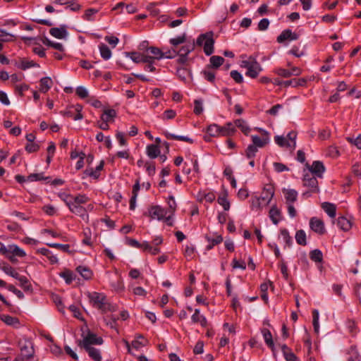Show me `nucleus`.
<instances>
[{
	"label": "nucleus",
	"instance_id": "1",
	"mask_svg": "<svg viewBox=\"0 0 361 361\" xmlns=\"http://www.w3.org/2000/svg\"><path fill=\"white\" fill-rule=\"evenodd\" d=\"M87 297L94 307L103 312L111 310V306L104 294L97 292L88 293Z\"/></svg>",
	"mask_w": 361,
	"mask_h": 361
},
{
	"label": "nucleus",
	"instance_id": "2",
	"mask_svg": "<svg viewBox=\"0 0 361 361\" xmlns=\"http://www.w3.org/2000/svg\"><path fill=\"white\" fill-rule=\"evenodd\" d=\"M252 144L248 145L245 151V155L247 159H252L255 157L257 148H262L269 142V137H259L257 135L251 136Z\"/></svg>",
	"mask_w": 361,
	"mask_h": 361
},
{
	"label": "nucleus",
	"instance_id": "3",
	"mask_svg": "<svg viewBox=\"0 0 361 361\" xmlns=\"http://www.w3.org/2000/svg\"><path fill=\"white\" fill-rule=\"evenodd\" d=\"M302 183L303 186L308 188L307 190L305 191L302 194V196L304 198H308L312 195V193H318L319 192L317 177L312 176L310 173H306L304 174Z\"/></svg>",
	"mask_w": 361,
	"mask_h": 361
},
{
	"label": "nucleus",
	"instance_id": "4",
	"mask_svg": "<svg viewBox=\"0 0 361 361\" xmlns=\"http://www.w3.org/2000/svg\"><path fill=\"white\" fill-rule=\"evenodd\" d=\"M241 66L247 69L246 75L252 78H257L262 70L261 65L252 57L243 61Z\"/></svg>",
	"mask_w": 361,
	"mask_h": 361
},
{
	"label": "nucleus",
	"instance_id": "5",
	"mask_svg": "<svg viewBox=\"0 0 361 361\" xmlns=\"http://www.w3.org/2000/svg\"><path fill=\"white\" fill-rule=\"evenodd\" d=\"M196 43L199 46H204V51L207 56H210L214 52V40L212 32L200 35L197 39Z\"/></svg>",
	"mask_w": 361,
	"mask_h": 361
},
{
	"label": "nucleus",
	"instance_id": "6",
	"mask_svg": "<svg viewBox=\"0 0 361 361\" xmlns=\"http://www.w3.org/2000/svg\"><path fill=\"white\" fill-rule=\"evenodd\" d=\"M78 345L82 348H87L92 347L93 345H102L103 339L98 337L95 334L88 332L87 335L83 337L82 340L77 341Z\"/></svg>",
	"mask_w": 361,
	"mask_h": 361
},
{
	"label": "nucleus",
	"instance_id": "7",
	"mask_svg": "<svg viewBox=\"0 0 361 361\" xmlns=\"http://www.w3.org/2000/svg\"><path fill=\"white\" fill-rule=\"evenodd\" d=\"M64 202L72 213L80 216L85 221H88L89 215L86 213V209L84 207L73 204L69 200H64Z\"/></svg>",
	"mask_w": 361,
	"mask_h": 361
},
{
	"label": "nucleus",
	"instance_id": "8",
	"mask_svg": "<svg viewBox=\"0 0 361 361\" xmlns=\"http://www.w3.org/2000/svg\"><path fill=\"white\" fill-rule=\"evenodd\" d=\"M305 166L309 170L310 174L317 178H322L323 173L325 171V167L320 161H314L312 165L306 163Z\"/></svg>",
	"mask_w": 361,
	"mask_h": 361
},
{
	"label": "nucleus",
	"instance_id": "9",
	"mask_svg": "<svg viewBox=\"0 0 361 361\" xmlns=\"http://www.w3.org/2000/svg\"><path fill=\"white\" fill-rule=\"evenodd\" d=\"M167 214V210L159 205L152 206L148 209V216L152 219H157L159 221L164 219Z\"/></svg>",
	"mask_w": 361,
	"mask_h": 361
},
{
	"label": "nucleus",
	"instance_id": "10",
	"mask_svg": "<svg viewBox=\"0 0 361 361\" xmlns=\"http://www.w3.org/2000/svg\"><path fill=\"white\" fill-rule=\"evenodd\" d=\"M310 227L314 232L319 235H323L326 232L324 221L317 217L310 219Z\"/></svg>",
	"mask_w": 361,
	"mask_h": 361
},
{
	"label": "nucleus",
	"instance_id": "11",
	"mask_svg": "<svg viewBox=\"0 0 361 361\" xmlns=\"http://www.w3.org/2000/svg\"><path fill=\"white\" fill-rule=\"evenodd\" d=\"M125 55L127 57H129L133 62L136 63H144V62H148L149 60L151 59L149 57V54H146L145 52H136V51H131V52H125Z\"/></svg>",
	"mask_w": 361,
	"mask_h": 361
},
{
	"label": "nucleus",
	"instance_id": "12",
	"mask_svg": "<svg viewBox=\"0 0 361 361\" xmlns=\"http://www.w3.org/2000/svg\"><path fill=\"white\" fill-rule=\"evenodd\" d=\"M274 195V188L271 185H266L262 190V195L259 197L262 202H264V205H268L271 201Z\"/></svg>",
	"mask_w": 361,
	"mask_h": 361
},
{
	"label": "nucleus",
	"instance_id": "13",
	"mask_svg": "<svg viewBox=\"0 0 361 361\" xmlns=\"http://www.w3.org/2000/svg\"><path fill=\"white\" fill-rule=\"evenodd\" d=\"M146 54H149L151 58L149 61L160 60L164 58L163 50L156 47H149L146 50Z\"/></svg>",
	"mask_w": 361,
	"mask_h": 361
},
{
	"label": "nucleus",
	"instance_id": "14",
	"mask_svg": "<svg viewBox=\"0 0 361 361\" xmlns=\"http://www.w3.org/2000/svg\"><path fill=\"white\" fill-rule=\"evenodd\" d=\"M207 133L209 136L205 135L204 140L205 141H209V137H219L221 136V126L217 124H211L207 128Z\"/></svg>",
	"mask_w": 361,
	"mask_h": 361
},
{
	"label": "nucleus",
	"instance_id": "15",
	"mask_svg": "<svg viewBox=\"0 0 361 361\" xmlns=\"http://www.w3.org/2000/svg\"><path fill=\"white\" fill-rule=\"evenodd\" d=\"M298 39V35L293 32L290 30H283L280 35L277 37V42L279 43H282L285 40H296Z\"/></svg>",
	"mask_w": 361,
	"mask_h": 361
},
{
	"label": "nucleus",
	"instance_id": "16",
	"mask_svg": "<svg viewBox=\"0 0 361 361\" xmlns=\"http://www.w3.org/2000/svg\"><path fill=\"white\" fill-rule=\"evenodd\" d=\"M236 132L233 123L228 122L224 126H221V136L231 137Z\"/></svg>",
	"mask_w": 361,
	"mask_h": 361
},
{
	"label": "nucleus",
	"instance_id": "17",
	"mask_svg": "<svg viewBox=\"0 0 361 361\" xmlns=\"http://www.w3.org/2000/svg\"><path fill=\"white\" fill-rule=\"evenodd\" d=\"M65 200H69L72 203L79 205L86 204L90 200L86 195L82 194H79L76 196L66 195Z\"/></svg>",
	"mask_w": 361,
	"mask_h": 361
},
{
	"label": "nucleus",
	"instance_id": "18",
	"mask_svg": "<svg viewBox=\"0 0 361 361\" xmlns=\"http://www.w3.org/2000/svg\"><path fill=\"white\" fill-rule=\"evenodd\" d=\"M116 117V111L112 109H104L100 116L102 121L111 123L114 122V118Z\"/></svg>",
	"mask_w": 361,
	"mask_h": 361
},
{
	"label": "nucleus",
	"instance_id": "19",
	"mask_svg": "<svg viewBox=\"0 0 361 361\" xmlns=\"http://www.w3.org/2000/svg\"><path fill=\"white\" fill-rule=\"evenodd\" d=\"M49 33L54 37L58 39H64L68 35L67 30L65 26L60 27H53L49 30Z\"/></svg>",
	"mask_w": 361,
	"mask_h": 361
},
{
	"label": "nucleus",
	"instance_id": "20",
	"mask_svg": "<svg viewBox=\"0 0 361 361\" xmlns=\"http://www.w3.org/2000/svg\"><path fill=\"white\" fill-rule=\"evenodd\" d=\"M13 255V256H17L18 257H23L26 255V253L18 245L12 244L8 245V251L6 255Z\"/></svg>",
	"mask_w": 361,
	"mask_h": 361
},
{
	"label": "nucleus",
	"instance_id": "21",
	"mask_svg": "<svg viewBox=\"0 0 361 361\" xmlns=\"http://www.w3.org/2000/svg\"><path fill=\"white\" fill-rule=\"evenodd\" d=\"M263 338L266 344L271 349L273 352L275 350L274 343L272 338V335L270 331L267 329H262L261 330Z\"/></svg>",
	"mask_w": 361,
	"mask_h": 361
},
{
	"label": "nucleus",
	"instance_id": "22",
	"mask_svg": "<svg viewBox=\"0 0 361 361\" xmlns=\"http://www.w3.org/2000/svg\"><path fill=\"white\" fill-rule=\"evenodd\" d=\"M53 85V81L49 77H44L39 81V91L46 93Z\"/></svg>",
	"mask_w": 361,
	"mask_h": 361
},
{
	"label": "nucleus",
	"instance_id": "23",
	"mask_svg": "<svg viewBox=\"0 0 361 361\" xmlns=\"http://www.w3.org/2000/svg\"><path fill=\"white\" fill-rule=\"evenodd\" d=\"M191 319L194 323H200L202 326L205 327L207 324V319L204 316L200 314V310H195L194 314L192 315Z\"/></svg>",
	"mask_w": 361,
	"mask_h": 361
},
{
	"label": "nucleus",
	"instance_id": "24",
	"mask_svg": "<svg viewBox=\"0 0 361 361\" xmlns=\"http://www.w3.org/2000/svg\"><path fill=\"white\" fill-rule=\"evenodd\" d=\"M287 204H291L296 201L298 192L293 189H284L283 191Z\"/></svg>",
	"mask_w": 361,
	"mask_h": 361
},
{
	"label": "nucleus",
	"instance_id": "25",
	"mask_svg": "<svg viewBox=\"0 0 361 361\" xmlns=\"http://www.w3.org/2000/svg\"><path fill=\"white\" fill-rule=\"evenodd\" d=\"M264 202H262L261 198L259 197H252L251 200V209L256 212H261L262 209L266 207Z\"/></svg>",
	"mask_w": 361,
	"mask_h": 361
},
{
	"label": "nucleus",
	"instance_id": "26",
	"mask_svg": "<svg viewBox=\"0 0 361 361\" xmlns=\"http://www.w3.org/2000/svg\"><path fill=\"white\" fill-rule=\"evenodd\" d=\"M195 44L194 41L189 42L182 46L178 51H177V55H183L188 56V55L195 49Z\"/></svg>",
	"mask_w": 361,
	"mask_h": 361
},
{
	"label": "nucleus",
	"instance_id": "27",
	"mask_svg": "<svg viewBox=\"0 0 361 361\" xmlns=\"http://www.w3.org/2000/svg\"><path fill=\"white\" fill-rule=\"evenodd\" d=\"M281 350L286 361H298L297 356L286 345H283L281 346Z\"/></svg>",
	"mask_w": 361,
	"mask_h": 361
},
{
	"label": "nucleus",
	"instance_id": "28",
	"mask_svg": "<svg viewBox=\"0 0 361 361\" xmlns=\"http://www.w3.org/2000/svg\"><path fill=\"white\" fill-rule=\"evenodd\" d=\"M269 218L272 221L274 224H277L281 219V214L280 210L276 207V206H273L269 212Z\"/></svg>",
	"mask_w": 361,
	"mask_h": 361
},
{
	"label": "nucleus",
	"instance_id": "29",
	"mask_svg": "<svg viewBox=\"0 0 361 361\" xmlns=\"http://www.w3.org/2000/svg\"><path fill=\"white\" fill-rule=\"evenodd\" d=\"M322 208L331 218L336 216V207L335 204L330 202H323L322 204Z\"/></svg>",
	"mask_w": 361,
	"mask_h": 361
},
{
	"label": "nucleus",
	"instance_id": "30",
	"mask_svg": "<svg viewBox=\"0 0 361 361\" xmlns=\"http://www.w3.org/2000/svg\"><path fill=\"white\" fill-rule=\"evenodd\" d=\"M158 145H149L147 147V154L151 159H155L160 154Z\"/></svg>",
	"mask_w": 361,
	"mask_h": 361
},
{
	"label": "nucleus",
	"instance_id": "31",
	"mask_svg": "<svg viewBox=\"0 0 361 361\" xmlns=\"http://www.w3.org/2000/svg\"><path fill=\"white\" fill-rule=\"evenodd\" d=\"M206 239L209 243V245L206 247L207 250H209L212 249V247L214 245H218L223 241V238L221 235H216L213 238H212L209 235H207Z\"/></svg>",
	"mask_w": 361,
	"mask_h": 361
},
{
	"label": "nucleus",
	"instance_id": "32",
	"mask_svg": "<svg viewBox=\"0 0 361 361\" xmlns=\"http://www.w3.org/2000/svg\"><path fill=\"white\" fill-rule=\"evenodd\" d=\"M337 225L338 227L344 231H348L351 228V222L344 216H340L337 219Z\"/></svg>",
	"mask_w": 361,
	"mask_h": 361
},
{
	"label": "nucleus",
	"instance_id": "33",
	"mask_svg": "<svg viewBox=\"0 0 361 361\" xmlns=\"http://www.w3.org/2000/svg\"><path fill=\"white\" fill-rule=\"evenodd\" d=\"M88 353L89 356L94 361H101L102 355L100 350L94 347L84 348Z\"/></svg>",
	"mask_w": 361,
	"mask_h": 361
},
{
	"label": "nucleus",
	"instance_id": "34",
	"mask_svg": "<svg viewBox=\"0 0 361 361\" xmlns=\"http://www.w3.org/2000/svg\"><path fill=\"white\" fill-rule=\"evenodd\" d=\"M274 140L279 146L281 147H286L293 151L291 148V145L286 137L276 135L274 137Z\"/></svg>",
	"mask_w": 361,
	"mask_h": 361
},
{
	"label": "nucleus",
	"instance_id": "35",
	"mask_svg": "<svg viewBox=\"0 0 361 361\" xmlns=\"http://www.w3.org/2000/svg\"><path fill=\"white\" fill-rule=\"evenodd\" d=\"M164 135L167 139L184 141L190 144L193 143L192 139L188 137V136L176 135L169 132H165Z\"/></svg>",
	"mask_w": 361,
	"mask_h": 361
},
{
	"label": "nucleus",
	"instance_id": "36",
	"mask_svg": "<svg viewBox=\"0 0 361 361\" xmlns=\"http://www.w3.org/2000/svg\"><path fill=\"white\" fill-rule=\"evenodd\" d=\"M233 124L235 128H239L241 131L246 135H247L250 132V128L247 126L245 121L243 119L235 120Z\"/></svg>",
	"mask_w": 361,
	"mask_h": 361
},
{
	"label": "nucleus",
	"instance_id": "37",
	"mask_svg": "<svg viewBox=\"0 0 361 361\" xmlns=\"http://www.w3.org/2000/svg\"><path fill=\"white\" fill-rule=\"evenodd\" d=\"M147 340L145 339L142 335H139L137 337V339L132 342L131 345L134 349L139 350L140 348L147 345Z\"/></svg>",
	"mask_w": 361,
	"mask_h": 361
},
{
	"label": "nucleus",
	"instance_id": "38",
	"mask_svg": "<svg viewBox=\"0 0 361 361\" xmlns=\"http://www.w3.org/2000/svg\"><path fill=\"white\" fill-rule=\"evenodd\" d=\"M347 361H360V356L354 347H351L347 353Z\"/></svg>",
	"mask_w": 361,
	"mask_h": 361
},
{
	"label": "nucleus",
	"instance_id": "39",
	"mask_svg": "<svg viewBox=\"0 0 361 361\" xmlns=\"http://www.w3.org/2000/svg\"><path fill=\"white\" fill-rule=\"evenodd\" d=\"M295 238L298 245L303 246L307 245L306 233L303 230H298L295 233Z\"/></svg>",
	"mask_w": 361,
	"mask_h": 361
},
{
	"label": "nucleus",
	"instance_id": "40",
	"mask_svg": "<svg viewBox=\"0 0 361 361\" xmlns=\"http://www.w3.org/2000/svg\"><path fill=\"white\" fill-rule=\"evenodd\" d=\"M1 269L6 274L13 277L16 278L18 277V273L9 264H4L2 266H1Z\"/></svg>",
	"mask_w": 361,
	"mask_h": 361
},
{
	"label": "nucleus",
	"instance_id": "41",
	"mask_svg": "<svg viewBox=\"0 0 361 361\" xmlns=\"http://www.w3.org/2000/svg\"><path fill=\"white\" fill-rule=\"evenodd\" d=\"M76 270L86 280L91 279L92 276V271L86 267L79 266Z\"/></svg>",
	"mask_w": 361,
	"mask_h": 361
},
{
	"label": "nucleus",
	"instance_id": "42",
	"mask_svg": "<svg viewBox=\"0 0 361 361\" xmlns=\"http://www.w3.org/2000/svg\"><path fill=\"white\" fill-rule=\"evenodd\" d=\"M217 201L218 203L223 207L225 211H228L230 209V202L227 199L226 192L220 195L218 197Z\"/></svg>",
	"mask_w": 361,
	"mask_h": 361
},
{
	"label": "nucleus",
	"instance_id": "43",
	"mask_svg": "<svg viewBox=\"0 0 361 361\" xmlns=\"http://www.w3.org/2000/svg\"><path fill=\"white\" fill-rule=\"evenodd\" d=\"M140 248L144 250L148 251L152 255H155L160 252V249L157 247H152L148 242H143L142 245H140Z\"/></svg>",
	"mask_w": 361,
	"mask_h": 361
},
{
	"label": "nucleus",
	"instance_id": "44",
	"mask_svg": "<svg viewBox=\"0 0 361 361\" xmlns=\"http://www.w3.org/2000/svg\"><path fill=\"white\" fill-rule=\"evenodd\" d=\"M99 48L100 54L104 59L107 60L111 58V51L107 45L104 44H101Z\"/></svg>",
	"mask_w": 361,
	"mask_h": 361
},
{
	"label": "nucleus",
	"instance_id": "45",
	"mask_svg": "<svg viewBox=\"0 0 361 361\" xmlns=\"http://www.w3.org/2000/svg\"><path fill=\"white\" fill-rule=\"evenodd\" d=\"M209 62L212 68H218L224 62V59L219 56H212L209 59Z\"/></svg>",
	"mask_w": 361,
	"mask_h": 361
},
{
	"label": "nucleus",
	"instance_id": "46",
	"mask_svg": "<svg viewBox=\"0 0 361 361\" xmlns=\"http://www.w3.org/2000/svg\"><path fill=\"white\" fill-rule=\"evenodd\" d=\"M310 257L315 262H322L323 259V255L319 250L315 249L310 252Z\"/></svg>",
	"mask_w": 361,
	"mask_h": 361
},
{
	"label": "nucleus",
	"instance_id": "47",
	"mask_svg": "<svg viewBox=\"0 0 361 361\" xmlns=\"http://www.w3.org/2000/svg\"><path fill=\"white\" fill-rule=\"evenodd\" d=\"M16 279L19 281L20 286L25 290H29L31 289L32 286L30 283V282H29V281H28V279H27L26 276H20V274H18V277H16Z\"/></svg>",
	"mask_w": 361,
	"mask_h": 361
},
{
	"label": "nucleus",
	"instance_id": "48",
	"mask_svg": "<svg viewBox=\"0 0 361 361\" xmlns=\"http://www.w3.org/2000/svg\"><path fill=\"white\" fill-rule=\"evenodd\" d=\"M39 252L42 255L47 257L51 264H54L58 262L57 257L55 255H54L49 250H48L47 248H41L39 250Z\"/></svg>",
	"mask_w": 361,
	"mask_h": 361
},
{
	"label": "nucleus",
	"instance_id": "49",
	"mask_svg": "<svg viewBox=\"0 0 361 361\" xmlns=\"http://www.w3.org/2000/svg\"><path fill=\"white\" fill-rule=\"evenodd\" d=\"M169 42L173 47H177L178 45H179L180 44H183V43L186 42V35H185V33L183 34L180 36H178V37H176L175 38H171L169 40Z\"/></svg>",
	"mask_w": 361,
	"mask_h": 361
},
{
	"label": "nucleus",
	"instance_id": "50",
	"mask_svg": "<svg viewBox=\"0 0 361 361\" xmlns=\"http://www.w3.org/2000/svg\"><path fill=\"white\" fill-rule=\"evenodd\" d=\"M43 43L45 44L46 45H47L49 47H51L54 48L55 49L59 50L60 51H63L64 49L62 44L59 43V42H51V40H49L47 38H45L43 40Z\"/></svg>",
	"mask_w": 361,
	"mask_h": 361
},
{
	"label": "nucleus",
	"instance_id": "51",
	"mask_svg": "<svg viewBox=\"0 0 361 361\" xmlns=\"http://www.w3.org/2000/svg\"><path fill=\"white\" fill-rule=\"evenodd\" d=\"M312 317L313 321L312 324L314 326V330L316 334L319 333V312L317 310H314L312 311Z\"/></svg>",
	"mask_w": 361,
	"mask_h": 361
},
{
	"label": "nucleus",
	"instance_id": "52",
	"mask_svg": "<svg viewBox=\"0 0 361 361\" xmlns=\"http://www.w3.org/2000/svg\"><path fill=\"white\" fill-rule=\"evenodd\" d=\"M84 238L82 239V243L87 245H92L91 240V231L89 228H86L83 230Z\"/></svg>",
	"mask_w": 361,
	"mask_h": 361
},
{
	"label": "nucleus",
	"instance_id": "53",
	"mask_svg": "<svg viewBox=\"0 0 361 361\" xmlns=\"http://www.w3.org/2000/svg\"><path fill=\"white\" fill-rule=\"evenodd\" d=\"M39 66L33 61H21L19 68L22 70H26L32 67H39Z\"/></svg>",
	"mask_w": 361,
	"mask_h": 361
},
{
	"label": "nucleus",
	"instance_id": "54",
	"mask_svg": "<svg viewBox=\"0 0 361 361\" xmlns=\"http://www.w3.org/2000/svg\"><path fill=\"white\" fill-rule=\"evenodd\" d=\"M202 74L205 80L210 82H214L215 80V73L210 70H204Z\"/></svg>",
	"mask_w": 361,
	"mask_h": 361
},
{
	"label": "nucleus",
	"instance_id": "55",
	"mask_svg": "<svg viewBox=\"0 0 361 361\" xmlns=\"http://www.w3.org/2000/svg\"><path fill=\"white\" fill-rule=\"evenodd\" d=\"M281 235L283 238V241L288 246H290L292 244V238L289 235L288 230L286 228L281 230Z\"/></svg>",
	"mask_w": 361,
	"mask_h": 361
},
{
	"label": "nucleus",
	"instance_id": "56",
	"mask_svg": "<svg viewBox=\"0 0 361 361\" xmlns=\"http://www.w3.org/2000/svg\"><path fill=\"white\" fill-rule=\"evenodd\" d=\"M1 320L8 325H15L18 324V319L9 315H2Z\"/></svg>",
	"mask_w": 361,
	"mask_h": 361
},
{
	"label": "nucleus",
	"instance_id": "57",
	"mask_svg": "<svg viewBox=\"0 0 361 361\" xmlns=\"http://www.w3.org/2000/svg\"><path fill=\"white\" fill-rule=\"evenodd\" d=\"M286 137L290 142L292 150H294L296 147L297 133L295 131H290Z\"/></svg>",
	"mask_w": 361,
	"mask_h": 361
},
{
	"label": "nucleus",
	"instance_id": "58",
	"mask_svg": "<svg viewBox=\"0 0 361 361\" xmlns=\"http://www.w3.org/2000/svg\"><path fill=\"white\" fill-rule=\"evenodd\" d=\"M169 209L167 210V213L171 214V215L174 214V212L176 209V203L173 196H170L168 200Z\"/></svg>",
	"mask_w": 361,
	"mask_h": 361
},
{
	"label": "nucleus",
	"instance_id": "59",
	"mask_svg": "<svg viewBox=\"0 0 361 361\" xmlns=\"http://www.w3.org/2000/svg\"><path fill=\"white\" fill-rule=\"evenodd\" d=\"M60 276L63 277L68 284H70L74 279L73 274L71 271L66 270L60 274Z\"/></svg>",
	"mask_w": 361,
	"mask_h": 361
},
{
	"label": "nucleus",
	"instance_id": "60",
	"mask_svg": "<svg viewBox=\"0 0 361 361\" xmlns=\"http://www.w3.org/2000/svg\"><path fill=\"white\" fill-rule=\"evenodd\" d=\"M48 178V177L44 178L42 173H32L27 176V180L29 181H37L41 180H47Z\"/></svg>",
	"mask_w": 361,
	"mask_h": 361
},
{
	"label": "nucleus",
	"instance_id": "61",
	"mask_svg": "<svg viewBox=\"0 0 361 361\" xmlns=\"http://www.w3.org/2000/svg\"><path fill=\"white\" fill-rule=\"evenodd\" d=\"M39 145L37 143H35L34 142L27 143L25 146V150L28 153H32V152H37L39 150Z\"/></svg>",
	"mask_w": 361,
	"mask_h": 361
},
{
	"label": "nucleus",
	"instance_id": "62",
	"mask_svg": "<svg viewBox=\"0 0 361 361\" xmlns=\"http://www.w3.org/2000/svg\"><path fill=\"white\" fill-rule=\"evenodd\" d=\"M347 328L349 333L351 334L352 336H355L357 332L356 324L353 320H348L347 322Z\"/></svg>",
	"mask_w": 361,
	"mask_h": 361
},
{
	"label": "nucleus",
	"instance_id": "63",
	"mask_svg": "<svg viewBox=\"0 0 361 361\" xmlns=\"http://www.w3.org/2000/svg\"><path fill=\"white\" fill-rule=\"evenodd\" d=\"M76 94L78 97L82 99L86 98L88 97V91L87 89L82 86H79L76 88Z\"/></svg>",
	"mask_w": 361,
	"mask_h": 361
},
{
	"label": "nucleus",
	"instance_id": "64",
	"mask_svg": "<svg viewBox=\"0 0 361 361\" xmlns=\"http://www.w3.org/2000/svg\"><path fill=\"white\" fill-rule=\"evenodd\" d=\"M146 171L149 176H153L155 173V165L152 161H147L145 164Z\"/></svg>",
	"mask_w": 361,
	"mask_h": 361
}]
</instances>
